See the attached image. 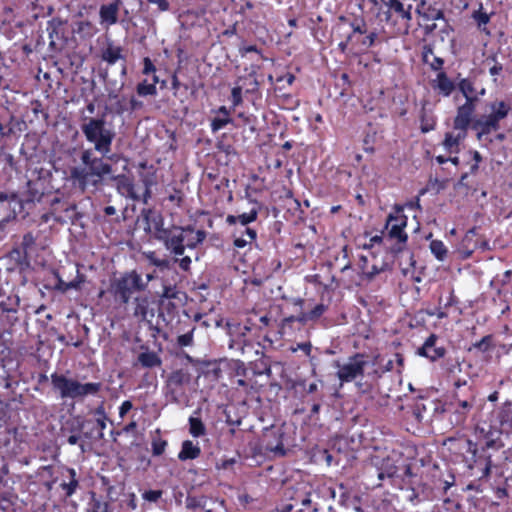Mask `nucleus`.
<instances>
[{"label": "nucleus", "mask_w": 512, "mask_h": 512, "mask_svg": "<svg viewBox=\"0 0 512 512\" xmlns=\"http://www.w3.org/2000/svg\"><path fill=\"white\" fill-rule=\"evenodd\" d=\"M454 83L455 90L457 89L464 98L479 93L480 89H477L476 79L474 77H460V74H458Z\"/></svg>", "instance_id": "e433bc0d"}, {"label": "nucleus", "mask_w": 512, "mask_h": 512, "mask_svg": "<svg viewBox=\"0 0 512 512\" xmlns=\"http://www.w3.org/2000/svg\"><path fill=\"white\" fill-rule=\"evenodd\" d=\"M136 92L141 97L157 95V87L155 84L148 83L147 80L139 82L136 86Z\"/></svg>", "instance_id": "4d7b16f0"}, {"label": "nucleus", "mask_w": 512, "mask_h": 512, "mask_svg": "<svg viewBox=\"0 0 512 512\" xmlns=\"http://www.w3.org/2000/svg\"><path fill=\"white\" fill-rule=\"evenodd\" d=\"M486 94L485 88H481L479 93L466 97L465 102L457 107L455 118L464 121L470 125L473 124L477 115H475L477 104L481 97Z\"/></svg>", "instance_id": "aec40b11"}, {"label": "nucleus", "mask_w": 512, "mask_h": 512, "mask_svg": "<svg viewBox=\"0 0 512 512\" xmlns=\"http://www.w3.org/2000/svg\"><path fill=\"white\" fill-rule=\"evenodd\" d=\"M144 219L147 227L145 230L151 235V237L157 241H160L167 232V228L164 227V218L160 213L152 210L143 211Z\"/></svg>", "instance_id": "b1692460"}, {"label": "nucleus", "mask_w": 512, "mask_h": 512, "mask_svg": "<svg viewBox=\"0 0 512 512\" xmlns=\"http://www.w3.org/2000/svg\"><path fill=\"white\" fill-rule=\"evenodd\" d=\"M201 454V449L198 445L193 444L190 440H185L182 443L181 450L178 454V458L181 461L194 460Z\"/></svg>", "instance_id": "c03bdc74"}, {"label": "nucleus", "mask_w": 512, "mask_h": 512, "mask_svg": "<svg viewBox=\"0 0 512 512\" xmlns=\"http://www.w3.org/2000/svg\"><path fill=\"white\" fill-rule=\"evenodd\" d=\"M257 355H260L259 358L254 361L249 362V367L251 371V375L254 378L255 376L261 375H271V362L269 357H267L263 352L256 351Z\"/></svg>", "instance_id": "f704fd0d"}, {"label": "nucleus", "mask_w": 512, "mask_h": 512, "mask_svg": "<svg viewBox=\"0 0 512 512\" xmlns=\"http://www.w3.org/2000/svg\"><path fill=\"white\" fill-rule=\"evenodd\" d=\"M167 440L161 437L160 429H156L151 440V452L153 456H161L167 448Z\"/></svg>", "instance_id": "de8ad7c7"}, {"label": "nucleus", "mask_w": 512, "mask_h": 512, "mask_svg": "<svg viewBox=\"0 0 512 512\" xmlns=\"http://www.w3.org/2000/svg\"><path fill=\"white\" fill-rule=\"evenodd\" d=\"M181 294L180 290L176 285H164L162 293L160 295V307H165V301L166 300H174L178 299L181 301L179 295Z\"/></svg>", "instance_id": "3c124183"}, {"label": "nucleus", "mask_w": 512, "mask_h": 512, "mask_svg": "<svg viewBox=\"0 0 512 512\" xmlns=\"http://www.w3.org/2000/svg\"><path fill=\"white\" fill-rule=\"evenodd\" d=\"M123 49L120 46L109 44L102 52V60L109 65L115 64L118 60L123 59Z\"/></svg>", "instance_id": "49530a36"}, {"label": "nucleus", "mask_w": 512, "mask_h": 512, "mask_svg": "<svg viewBox=\"0 0 512 512\" xmlns=\"http://www.w3.org/2000/svg\"><path fill=\"white\" fill-rule=\"evenodd\" d=\"M476 448V466H480V479L488 478L493 467L490 451H499L504 444L501 438L502 431L491 424L476 425L474 429Z\"/></svg>", "instance_id": "f03ea898"}, {"label": "nucleus", "mask_w": 512, "mask_h": 512, "mask_svg": "<svg viewBox=\"0 0 512 512\" xmlns=\"http://www.w3.org/2000/svg\"><path fill=\"white\" fill-rule=\"evenodd\" d=\"M497 419L502 426L512 428V402L506 401L497 413Z\"/></svg>", "instance_id": "09e8293b"}, {"label": "nucleus", "mask_w": 512, "mask_h": 512, "mask_svg": "<svg viewBox=\"0 0 512 512\" xmlns=\"http://www.w3.org/2000/svg\"><path fill=\"white\" fill-rule=\"evenodd\" d=\"M242 94H243V90L241 89V87L239 86V84L237 83L231 90V97H230V100L232 102V106L233 108L241 105L243 103V97H242Z\"/></svg>", "instance_id": "e2e57ef3"}, {"label": "nucleus", "mask_w": 512, "mask_h": 512, "mask_svg": "<svg viewBox=\"0 0 512 512\" xmlns=\"http://www.w3.org/2000/svg\"><path fill=\"white\" fill-rule=\"evenodd\" d=\"M189 432L193 437H201L206 434V427L200 418H189Z\"/></svg>", "instance_id": "5fc2aeb1"}, {"label": "nucleus", "mask_w": 512, "mask_h": 512, "mask_svg": "<svg viewBox=\"0 0 512 512\" xmlns=\"http://www.w3.org/2000/svg\"><path fill=\"white\" fill-rule=\"evenodd\" d=\"M85 281V276L82 274H77V276L70 282H65L62 279L58 280L56 285V289L65 293L70 289L79 290L81 288L82 283Z\"/></svg>", "instance_id": "8fccbe9b"}, {"label": "nucleus", "mask_w": 512, "mask_h": 512, "mask_svg": "<svg viewBox=\"0 0 512 512\" xmlns=\"http://www.w3.org/2000/svg\"><path fill=\"white\" fill-rule=\"evenodd\" d=\"M473 18L477 22L478 28L482 31H486V28L483 26L489 23L490 16L486 12L482 11V6H480L479 10L473 13Z\"/></svg>", "instance_id": "bf43d9fd"}, {"label": "nucleus", "mask_w": 512, "mask_h": 512, "mask_svg": "<svg viewBox=\"0 0 512 512\" xmlns=\"http://www.w3.org/2000/svg\"><path fill=\"white\" fill-rule=\"evenodd\" d=\"M378 39V33L376 30H373V31H370V32H367L364 36H363V41H362V51H365V50H368L369 48H371L372 46L375 45L376 41Z\"/></svg>", "instance_id": "680f3d73"}, {"label": "nucleus", "mask_w": 512, "mask_h": 512, "mask_svg": "<svg viewBox=\"0 0 512 512\" xmlns=\"http://www.w3.org/2000/svg\"><path fill=\"white\" fill-rule=\"evenodd\" d=\"M416 12L425 21L445 19L442 9H439L431 4H427L425 1H421V3L417 6Z\"/></svg>", "instance_id": "4c0bfd02"}, {"label": "nucleus", "mask_w": 512, "mask_h": 512, "mask_svg": "<svg viewBox=\"0 0 512 512\" xmlns=\"http://www.w3.org/2000/svg\"><path fill=\"white\" fill-rule=\"evenodd\" d=\"M469 129H472V125L461 121L454 117L452 123V131L444 134L442 146L449 154H458L460 152V146L468 136Z\"/></svg>", "instance_id": "f3484780"}, {"label": "nucleus", "mask_w": 512, "mask_h": 512, "mask_svg": "<svg viewBox=\"0 0 512 512\" xmlns=\"http://www.w3.org/2000/svg\"><path fill=\"white\" fill-rule=\"evenodd\" d=\"M81 131L86 140L94 145V150L102 156H95L90 148L84 149L80 155L83 166L73 167L70 170L73 185L84 193L90 188L97 189L102 185L104 177L112 173V165L106 162L105 158L113 161L116 157L115 154L110 155L115 132L106 127L103 118H89L81 125Z\"/></svg>", "instance_id": "f257e3e1"}, {"label": "nucleus", "mask_w": 512, "mask_h": 512, "mask_svg": "<svg viewBox=\"0 0 512 512\" xmlns=\"http://www.w3.org/2000/svg\"><path fill=\"white\" fill-rule=\"evenodd\" d=\"M53 486H57V488L60 489L61 494L65 498H69L75 494L79 488V475L73 468L65 466L60 467L58 469L57 475L52 479L51 482L47 483L49 490H51Z\"/></svg>", "instance_id": "dca6fc26"}, {"label": "nucleus", "mask_w": 512, "mask_h": 512, "mask_svg": "<svg viewBox=\"0 0 512 512\" xmlns=\"http://www.w3.org/2000/svg\"><path fill=\"white\" fill-rule=\"evenodd\" d=\"M114 179L116 182V189L121 196L134 201L141 200V196L136 192L134 182L130 177L122 174L117 175Z\"/></svg>", "instance_id": "2f4dec72"}, {"label": "nucleus", "mask_w": 512, "mask_h": 512, "mask_svg": "<svg viewBox=\"0 0 512 512\" xmlns=\"http://www.w3.org/2000/svg\"><path fill=\"white\" fill-rule=\"evenodd\" d=\"M270 324L267 314L259 316L257 313L247 317L244 323H227L230 336L229 348L245 354L246 348H252V338H259L263 329Z\"/></svg>", "instance_id": "7ed1b4c3"}, {"label": "nucleus", "mask_w": 512, "mask_h": 512, "mask_svg": "<svg viewBox=\"0 0 512 512\" xmlns=\"http://www.w3.org/2000/svg\"><path fill=\"white\" fill-rule=\"evenodd\" d=\"M512 110L510 101L494 99L485 103L483 113L477 115L472 130L475 131L478 140L501 128V121L506 119Z\"/></svg>", "instance_id": "423d86ee"}, {"label": "nucleus", "mask_w": 512, "mask_h": 512, "mask_svg": "<svg viewBox=\"0 0 512 512\" xmlns=\"http://www.w3.org/2000/svg\"><path fill=\"white\" fill-rule=\"evenodd\" d=\"M17 211L16 209H11L5 215L0 217V237H3L6 232L7 225L16 219Z\"/></svg>", "instance_id": "13d9d810"}, {"label": "nucleus", "mask_w": 512, "mask_h": 512, "mask_svg": "<svg viewBox=\"0 0 512 512\" xmlns=\"http://www.w3.org/2000/svg\"><path fill=\"white\" fill-rule=\"evenodd\" d=\"M444 444L449 445V450L451 451L470 454L471 462L476 465V448L474 441L470 438L466 437L465 435H460L458 437H448Z\"/></svg>", "instance_id": "bb28decb"}, {"label": "nucleus", "mask_w": 512, "mask_h": 512, "mask_svg": "<svg viewBox=\"0 0 512 512\" xmlns=\"http://www.w3.org/2000/svg\"><path fill=\"white\" fill-rule=\"evenodd\" d=\"M233 236L234 247L237 249H242L246 247L248 244H251L252 242L256 241L257 232L253 228L245 227L244 229H236Z\"/></svg>", "instance_id": "c9c22d12"}, {"label": "nucleus", "mask_w": 512, "mask_h": 512, "mask_svg": "<svg viewBox=\"0 0 512 512\" xmlns=\"http://www.w3.org/2000/svg\"><path fill=\"white\" fill-rule=\"evenodd\" d=\"M367 364V355L360 352L349 356L347 362L343 364L337 361L335 363V367L337 368L336 375L340 384L351 383L356 381L359 377H363Z\"/></svg>", "instance_id": "ddd939ff"}, {"label": "nucleus", "mask_w": 512, "mask_h": 512, "mask_svg": "<svg viewBox=\"0 0 512 512\" xmlns=\"http://www.w3.org/2000/svg\"><path fill=\"white\" fill-rule=\"evenodd\" d=\"M351 31L347 33V36H352V41L357 35H365L368 32L367 24L363 18H356L349 23Z\"/></svg>", "instance_id": "603ef678"}, {"label": "nucleus", "mask_w": 512, "mask_h": 512, "mask_svg": "<svg viewBox=\"0 0 512 512\" xmlns=\"http://www.w3.org/2000/svg\"><path fill=\"white\" fill-rule=\"evenodd\" d=\"M16 206L22 208V200L19 199L15 192L7 193L0 191V212L10 211L16 209Z\"/></svg>", "instance_id": "37998d69"}, {"label": "nucleus", "mask_w": 512, "mask_h": 512, "mask_svg": "<svg viewBox=\"0 0 512 512\" xmlns=\"http://www.w3.org/2000/svg\"><path fill=\"white\" fill-rule=\"evenodd\" d=\"M387 10L384 12L385 22L392 26H397L396 32L407 34L412 20V5L405 6L400 0H380Z\"/></svg>", "instance_id": "f8f14e48"}, {"label": "nucleus", "mask_w": 512, "mask_h": 512, "mask_svg": "<svg viewBox=\"0 0 512 512\" xmlns=\"http://www.w3.org/2000/svg\"><path fill=\"white\" fill-rule=\"evenodd\" d=\"M421 56L423 63L428 65L432 71L437 72L435 79L431 81V87L438 95L445 98L450 97L455 91V83L444 71V59L434 55L433 46L430 44L423 46Z\"/></svg>", "instance_id": "9d476101"}, {"label": "nucleus", "mask_w": 512, "mask_h": 512, "mask_svg": "<svg viewBox=\"0 0 512 512\" xmlns=\"http://www.w3.org/2000/svg\"><path fill=\"white\" fill-rule=\"evenodd\" d=\"M431 476L433 488L441 490L443 493H446L455 484V475L450 470L443 472L435 467Z\"/></svg>", "instance_id": "c756f323"}, {"label": "nucleus", "mask_w": 512, "mask_h": 512, "mask_svg": "<svg viewBox=\"0 0 512 512\" xmlns=\"http://www.w3.org/2000/svg\"><path fill=\"white\" fill-rule=\"evenodd\" d=\"M231 118H224V117H214L211 120V130L212 132H217L224 128L227 124L231 123Z\"/></svg>", "instance_id": "338daca9"}, {"label": "nucleus", "mask_w": 512, "mask_h": 512, "mask_svg": "<svg viewBox=\"0 0 512 512\" xmlns=\"http://www.w3.org/2000/svg\"><path fill=\"white\" fill-rule=\"evenodd\" d=\"M66 23V21H63L59 17H54L47 22V32L49 34V38L51 39V44H53L55 40L65 39Z\"/></svg>", "instance_id": "58836bf2"}, {"label": "nucleus", "mask_w": 512, "mask_h": 512, "mask_svg": "<svg viewBox=\"0 0 512 512\" xmlns=\"http://www.w3.org/2000/svg\"><path fill=\"white\" fill-rule=\"evenodd\" d=\"M428 101H421V109L419 111L420 130L426 134L434 131L437 126V117L433 109L428 108Z\"/></svg>", "instance_id": "c85d7f7f"}, {"label": "nucleus", "mask_w": 512, "mask_h": 512, "mask_svg": "<svg viewBox=\"0 0 512 512\" xmlns=\"http://www.w3.org/2000/svg\"><path fill=\"white\" fill-rule=\"evenodd\" d=\"M260 209L261 204L257 201H253V206L249 212H245L239 215H228L226 217V222L229 225H236L239 223L244 229L245 227H248L250 223L257 220Z\"/></svg>", "instance_id": "7c9ffc66"}, {"label": "nucleus", "mask_w": 512, "mask_h": 512, "mask_svg": "<svg viewBox=\"0 0 512 512\" xmlns=\"http://www.w3.org/2000/svg\"><path fill=\"white\" fill-rule=\"evenodd\" d=\"M399 467L396 461L387 456L381 460L376 459L375 463L366 468V474L369 478H377V481H372V487H382L385 480L392 481L398 477Z\"/></svg>", "instance_id": "2eb2a0df"}, {"label": "nucleus", "mask_w": 512, "mask_h": 512, "mask_svg": "<svg viewBox=\"0 0 512 512\" xmlns=\"http://www.w3.org/2000/svg\"><path fill=\"white\" fill-rule=\"evenodd\" d=\"M493 347V335L489 334L482 337L479 341L473 343L469 348V351H472V349H477L478 351L485 353L490 351Z\"/></svg>", "instance_id": "6e6d98bb"}, {"label": "nucleus", "mask_w": 512, "mask_h": 512, "mask_svg": "<svg viewBox=\"0 0 512 512\" xmlns=\"http://www.w3.org/2000/svg\"><path fill=\"white\" fill-rule=\"evenodd\" d=\"M429 248L437 260L444 261L446 259L448 250L443 241L432 240L429 244Z\"/></svg>", "instance_id": "864d4df0"}, {"label": "nucleus", "mask_w": 512, "mask_h": 512, "mask_svg": "<svg viewBox=\"0 0 512 512\" xmlns=\"http://www.w3.org/2000/svg\"><path fill=\"white\" fill-rule=\"evenodd\" d=\"M426 406L423 402V399L418 400L413 406V415L417 419L418 422H421L424 418V413L426 412Z\"/></svg>", "instance_id": "774afa93"}, {"label": "nucleus", "mask_w": 512, "mask_h": 512, "mask_svg": "<svg viewBox=\"0 0 512 512\" xmlns=\"http://www.w3.org/2000/svg\"><path fill=\"white\" fill-rule=\"evenodd\" d=\"M37 237L32 232L23 235L18 248H14L11 254L21 264H29L32 254L36 251Z\"/></svg>", "instance_id": "4be33fe9"}, {"label": "nucleus", "mask_w": 512, "mask_h": 512, "mask_svg": "<svg viewBox=\"0 0 512 512\" xmlns=\"http://www.w3.org/2000/svg\"><path fill=\"white\" fill-rule=\"evenodd\" d=\"M191 381V374L187 369H176L172 371L167 379V386L172 393L182 389Z\"/></svg>", "instance_id": "473e14b6"}, {"label": "nucleus", "mask_w": 512, "mask_h": 512, "mask_svg": "<svg viewBox=\"0 0 512 512\" xmlns=\"http://www.w3.org/2000/svg\"><path fill=\"white\" fill-rule=\"evenodd\" d=\"M206 237L207 233L205 230H197L193 225H172L167 228L166 234L159 242L164 245L171 255L182 256L186 248H197L205 241Z\"/></svg>", "instance_id": "39448f33"}, {"label": "nucleus", "mask_w": 512, "mask_h": 512, "mask_svg": "<svg viewBox=\"0 0 512 512\" xmlns=\"http://www.w3.org/2000/svg\"><path fill=\"white\" fill-rule=\"evenodd\" d=\"M171 88L173 90V95L175 97L178 96V92L181 90V88L184 89V91L186 92L188 90V85L187 84H182L178 78V75H177V71H175L172 76H171Z\"/></svg>", "instance_id": "69168bd1"}, {"label": "nucleus", "mask_w": 512, "mask_h": 512, "mask_svg": "<svg viewBox=\"0 0 512 512\" xmlns=\"http://www.w3.org/2000/svg\"><path fill=\"white\" fill-rule=\"evenodd\" d=\"M122 4V0H113L111 3L102 4L99 9L100 23L107 27L115 25L118 22Z\"/></svg>", "instance_id": "cd10ccee"}, {"label": "nucleus", "mask_w": 512, "mask_h": 512, "mask_svg": "<svg viewBox=\"0 0 512 512\" xmlns=\"http://www.w3.org/2000/svg\"><path fill=\"white\" fill-rule=\"evenodd\" d=\"M474 397L470 400H461L457 397L450 403L452 413L450 416V422L454 426H463L474 407Z\"/></svg>", "instance_id": "412c9836"}, {"label": "nucleus", "mask_w": 512, "mask_h": 512, "mask_svg": "<svg viewBox=\"0 0 512 512\" xmlns=\"http://www.w3.org/2000/svg\"><path fill=\"white\" fill-rule=\"evenodd\" d=\"M140 181L144 186V191L141 195L143 203L147 204L152 196V187L157 185L156 171H149L140 174Z\"/></svg>", "instance_id": "79ce46f5"}, {"label": "nucleus", "mask_w": 512, "mask_h": 512, "mask_svg": "<svg viewBox=\"0 0 512 512\" xmlns=\"http://www.w3.org/2000/svg\"><path fill=\"white\" fill-rule=\"evenodd\" d=\"M146 287L147 282L136 270H132L111 279L107 292L116 303L127 305L134 293L144 291Z\"/></svg>", "instance_id": "1a4fd4ad"}, {"label": "nucleus", "mask_w": 512, "mask_h": 512, "mask_svg": "<svg viewBox=\"0 0 512 512\" xmlns=\"http://www.w3.org/2000/svg\"><path fill=\"white\" fill-rule=\"evenodd\" d=\"M285 432L281 427L271 426L263 431L259 443L260 451L268 457H284L287 449L284 446Z\"/></svg>", "instance_id": "4468645a"}, {"label": "nucleus", "mask_w": 512, "mask_h": 512, "mask_svg": "<svg viewBox=\"0 0 512 512\" xmlns=\"http://www.w3.org/2000/svg\"><path fill=\"white\" fill-rule=\"evenodd\" d=\"M437 340L438 336L434 333H431L426 338L423 345L417 349V355L427 358L431 362H435L445 357L447 350L444 346H437Z\"/></svg>", "instance_id": "5701e85b"}, {"label": "nucleus", "mask_w": 512, "mask_h": 512, "mask_svg": "<svg viewBox=\"0 0 512 512\" xmlns=\"http://www.w3.org/2000/svg\"><path fill=\"white\" fill-rule=\"evenodd\" d=\"M137 362L144 368L160 367L162 360L159 355L154 351H144L139 353Z\"/></svg>", "instance_id": "a18cd8bd"}, {"label": "nucleus", "mask_w": 512, "mask_h": 512, "mask_svg": "<svg viewBox=\"0 0 512 512\" xmlns=\"http://www.w3.org/2000/svg\"><path fill=\"white\" fill-rule=\"evenodd\" d=\"M325 499H334L335 488L326 484L318 485L316 489H287L288 502L281 505L279 512H318L320 504L316 501L319 495Z\"/></svg>", "instance_id": "20e7f679"}, {"label": "nucleus", "mask_w": 512, "mask_h": 512, "mask_svg": "<svg viewBox=\"0 0 512 512\" xmlns=\"http://www.w3.org/2000/svg\"><path fill=\"white\" fill-rule=\"evenodd\" d=\"M486 251L490 249L489 241L478 233L477 227L469 229L462 238L457 248L460 258L466 260L472 256L475 250Z\"/></svg>", "instance_id": "a211bd4d"}, {"label": "nucleus", "mask_w": 512, "mask_h": 512, "mask_svg": "<svg viewBox=\"0 0 512 512\" xmlns=\"http://www.w3.org/2000/svg\"><path fill=\"white\" fill-rule=\"evenodd\" d=\"M132 315L140 322H151L155 313L151 307L150 298L147 295H138L132 302Z\"/></svg>", "instance_id": "393cba45"}, {"label": "nucleus", "mask_w": 512, "mask_h": 512, "mask_svg": "<svg viewBox=\"0 0 512 512\" xmlns=\"http://www.w3.org/2000/svg\"><path fill=\"white\" fill-rule=\"evenodd\" d=\"M5 488L3 481L0 479V510L3 512H15V505L18 497Z\"/></svg>", "instance_id": "ea45409f"}, {"label": "nucleus", "mask_w": 512, "mask_h": 512, "mask_svg": "<svg viewBox=\"0 0 512 512\" xmlns=\"http://www.w3.org/2000/svg\"><path fill=\"white\" fill-rule=\"evenodd\" d=\"M206 498L204 496H190L188 495L186 498V507L188 509H196V508H205Z\"/></svg>", "instance_id": "052dcab7"}, {"label": "nucleus", "mask_w": 512, "mask_h": 512, "mask_svg": "<svg viewBox=\"0 0 512 512\" xmlns=\"http://www.w3.org/2000/svg\"><path fill=\"white\" fill-rule=\"evenodd\" d=\"M442 299H439V306L435 309L434 312L429 313L430 315H435L438 319H444L449 316V308L458 306L460 301L458 297L455 295L454 290L450 289L449 295L447 297L446 302L441 305Z\"/></svg>", "instance_id": "a19ab883"}, {"label": "nucleus", "mask_w": 512, "mask_h": 512, "mask_svg": "<svg viewBox=\"0 0 512 512\" xmlns=\"http://www.w3.org/2000/svg\"><path fill=\"white\" fill-rule=\"evenodd\" d=\"M291 304L294 307L295 314L288 315L285 309H283V319H281L280 327L284 333L287 328L292 329V325L295 322L304 326L308 322L319 320L328 309L327 305L319 303L311 310L304 311L305 300L302 298L291 299Z\"/></svg>", "instance_id": "9b49d317"}, {"label": "nucleus", "mask_w": 512, "mask_h": 512, "mask_svg": "<svg viewBox=\"0 0 512 512\" xmlns=\"http://www.w3.org/2000/svg\"><path fill=\"white\" fill-rule=\"evenodd\" d=\"M50 378L53 390L59 393L62 399H83L88 395L98 394L102 388L100 382L81 383L57 372L52 373Z\"/></svg>", "instance_id": "6e6552de"}, {"label": "nucleus", "mask_w": 512, "mask_h": 512, "mask_svg": "<svg viewBox=\"0 0 512 512\" xmlns=\"http://www.w3.org/2000/svg\"><path fill=\"white\" fill-rule=\"evenodd\" d=\"M408 218L404 214L403 208L396 205L385 222L384 234L385 243L388 245L391 253L397 255L407 248L408 234L405 231Z\"/></svg>", "instance_id": "0eeeda50"}, {"label": "nucleus", "mask_w": 512, "mask_h": 512, "mask_svg": "<svg viewBox=\"0 0 512 512\" xmlns=\"http://www.w3.org/2000/svg\"><path fill=\"white\" fill-rule=\"evenodd\" d=\"M174 263H177L179 268L184 271L188 272L191 269L192 259L190 256H174L173 258Z\"/></svg>", "instance_id": "0e129e2a"}, {"label": "nucleus", "mask_w": 512, "mask_h": 512, "mask_svg": "<svg viewBox=\"0 0 512 512\" xmlns=\"http://www.w3.org/2000/svg\"><path fill=\"white\" fill-rule=\"evenodd\" d=\"M233 375L237 379L234 381L237 387H242L247 394L256 393L257 382L251 375L250 367L246 366L241 360H235L232 364Z\"/></svg>", "instance_id": "6ab92c4d"}, {"label": "nucleus", "mask_w": 512, "mask_h": 512, "mask_svg": "<svg viewBox=\"0 0 512 512\" xmlns=\"http://www.w3.org/2000/svg\"><path fill=\"white\" fill-rule=\"evenodd\" d=\"M375 260L376 257L374 255H371L370 257L360 255L357 263L359 273L368 279H372L374 276L379 274L383 270V267L377 265Z\"/></svg>", "instance_id": "72a5a7b5"}, {"label": "nucleus", "mask_w": 512, "mask_h": 512, "mask_svg": "<svg viewBox=\"0 0 512 512\" xmlns=\"http://www.w3.org/2000/svg\"><path fill=\"white\" fill-rule=\"evenodd\" d=\"M237 83L253 104H255L256 101L261 100L262 93L260 90V83L257 80L255 72L240 76Z\"/></svg>", "instance_id": "a878e982"}]
</instances>
